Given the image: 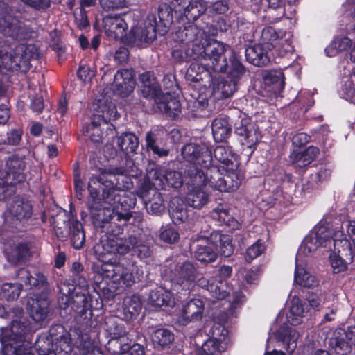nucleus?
Here are the masks:
<instances>
[{
  "instance_id": "obj_1",
  "label": "nucleus",
  "mask_w": 355,
  "mask_h": 355,
  "mask_svg": "<svg viewBox=\"0 0 355 355\" xmlns=\"http://www.w3.org/2000/svg\"><path fill=\"white\" fill-rule=\"evenodd\" d=\"M88 190L90 199L88 200V207L90 211L91 219L96 228H104L111 220L121 223L123 225L130 223L137 225L142 221V215L139 212L114 211V209L104 207L100 202L99 193L101 189L96 185V194H92L88 182Z\"/></svg>"
},
{
  "instance_id": "obj_2",
  "label": "nucleus",
  "mask_w": 355,
  "mask_h": 355,
  "mask_svg": "<svg viewBox=\"0 0 355 355\" xmlns=\"http://www.w3.org/2000/svg\"><path fill=\"white\" fill-rule=\"evenodd\" d=\"M192 176V182L197 187L209 186L216 190L223 192H232L236 191L241 183V178L234 171L225 175H223L217 166L205 168L203 171L198 172L193 168L189 171Z\"/></svg>"
},
{
  "instance_id": "obj_3",
  "label": "nucleus",
  "mask_w": 355,
  "mask_h": 355,
  "mask_svg": "<svg viewBox=\"0 0 355 355\" xmlns=\"http://www.w3.org/2000/svg\"><path fill=\"white\" fill-rule=\"evenodd\" d=\"M125 183L121 184L119 181L113 182V187H107V184L99 181L98 187L101 189L102 200L122 213L130 212L129 210L135 207L137 199L132 193H127L124 190L132 187V182L128 177L125 178Z\"/></svg>"
},
{
  "instance_id": "obj_4",
  "label": "nucleus",
  "mask_w": 355,
  "mask_h": 355,
  "mask_svg": "<svg viewBox=\"0 0 355 355\" xmlns=\"http://www.w3.org/2000/svg\"><path fill=\"white\" fill-rule=\"evenodd\" d=\"M230 49L228 45L211 39L202 44H197L196 51L199 57L198 62L214 72H222L227 67L225 52Z\"/></svg>"
},
{
  "instance_id": "obj_5",
  "label": "nucleus",
  "mask_w": 355,
  "mask_h": 355,
  "mask_svg": "<svg viewBox=\"0 0 355 355\" xmlns=\"http://www.w3.org/2000/svg\"><path fill=\"white\" fill-rule=\"evenodd\" d=\"M182 155L189 162L184 171V176L188 178V184L194 185L192 182V176L189 174L191 169L194 168L198 172H201L213 166L211 152L205 144H186L182 148Z\"/></svg>"
},
{
  "instance_id": "obj_6",
  "label": "nucleus",
  "mask_w": 355,
  "mask_h": 355,
  "mask_svg": "<svg viewBox=\"0 0 355 355\" xmlns=\"http://www.w3.org/2000/svg\"><path fill=\"white\" fill-rule=\"evenodd\" d=\"M135 168V163L132 159L128 156L125 157V166H108L104 168H100L98 169V174L92 175L89 178V188L92 194H96V185L100 182H105L107 184V187H113V182L119 181L116 178V175L124 176L123 178V182L125 183V178L128 175H132L134 173V168Z\"/></svg>"
},
{
  "instance_id": "obj_7",
  "label": "nucleus",
  "mask_w": 355,
  "mask_h": 355,
  "mask_svg": "<svg viewBox=\"0 0 355 355\" xmlns=\"http://www.w3.org/2000/svg\"><path fill=\"white\" fill-rule=\"evenodd\" d=\"M16 319L12 320L10 327H0V342L3 343L9 340L24 342L33 331V327L28 319L24 318V309L21 307L12 309Z\"/></svg>"
},
{
  "instance_id": "obj_8",
  "label": "nucleus",
  "mask_w": 355,
  "mask_h": 355,
  "mask_svg": "<svg viewBox=\"0 0 355 355\" xmlns=\"http://www.w3.org/2000/svg\"><path fill=\"white\" fill-rule=\"evenodd\" d=\"M33 214V206L31 202L21 196H17L12 199L10 207L4 212V224L10 228L18 226L27 221Z\"/></svg>"
},
{
  "instance_id": "obj_9",
  "label": "nucleus",
  "mask_w": 355,
  "mask_h": 355,
  "mask_svg": "<svg viewBox=\"0 0 355 355\" xmlns=\"http://www.w3.org/2000/svg\"><path fill=\"white\" fill-rule=\"evenodd\" d=\"M168 268L171 281L185 290H189L190 286L199 276L196 264L190 261H171L168 264Z\"/></svg>"
},
{
  "instance_id": "obj_10",
  "label": "nucleus",
  "mask_w": 355,
  "mask_h": 355,
  "mask_svg": "<svg viewBox=\"0 0 355 355\" xmlns=\"http://www.w3.org/2000/svg\"><path fill=\"white\" fill-rule=\"evenodd\" d=\"M137 238L135 236H130L127 238H107L101 240L94 247L95 252L98 254L99 259L107 261L106 255L110 254H119L124 255L127 254L130 248L135 245Z\"/></svg>"
},
{
  "instance_id": "obj_11",
  "label": "nucleus",
  "mask_w": 355,
  "mask_h": 355,
  "mask_svg": "<svg viewBox=\"0 0 355 355\" xmlns=\"http://www.w3.org/2000/svg\"><path fill=\"white\" fill-rule=\"evenodd\" d=\"M24 159L17 155L9 157L6 162L5 170H0V187L15 186L26 180Z\"/></svg>"
},
{
  "instance_id": "obj_12",
  "label": "nucleus",
  "mask_w": 355,
  "mask_h": 355,
  "mask_svg": "<svg viewBox=\"0 0 355 355\" xmlns=\"http://www.w3.org/2000/svg\"><path fill=\"white\" fill-rule=\"evenodd\" d=\"M155 15H148L143 22L131 29L128 37V42L141 47L153 42L157 37Z\"/></svg>"
},
{
  "instance_id": "obj_13",
  "label": "nucleus",
  "mask_w": 355,
  "mask_h": 355,
  "mask_svg": "<svg viewBox=\"0 0 355 355\" xmlns=\"http://www.w3.org/2000/svg\"><path fill=\"white\" fill-rule=\"evenodd\" d=\"M0 33L16 40H25L28 37V33L22 23L12 15L9 6L0 10Z\"/></svg>"
},
{
  "instance_id": "obj_14",
  "label": "nucleus",
  "mask_w": 355,
  "mask_h": 355,
  "mask_svg": "<svg viewBox=\"0 0 355 355\" xmlns=\"http://www.w3.org/2000/svg\"><path fill=\"white\" fill-rule=\"evenodd\" d=\"M334 232L329 224H324L315 227L304 240L303 248L304 252L311 253L316 250L319 247L327 248L334 241Z\"/></svg>"
},
{
  "instance_id": "obj_15",
  "label": "nucleus",
  "mask_w": 355,
  "mask_h": 355,
  "mask_svg": "<svg viewBox=\"0 0 355 355\" xmlns=\"http://www.w3.org/2000/svg\"><path fill=\"white\" fill-rule=\"evenodd\" d=\"M55 209H51L50 223L55 236L61 241H65L69 236V231L73 225V220H77L72 213L54 205Z\"/></svg>"
},
{
  "instance_id": "obj_16",
  "label": "nucleus",
  "mask_w": 355,
  "mask_h": 355,
  "mask_svg": "<svg viewBox=\"0 0 355 355\" xmlns=\"http://www.w3.org/2000/svg\"><path fill=\"white\" fill-rule=\"evenodd\" d=\"M199 237L212 244L216 250L217 255L220 254L224 257H230L234 252L232 239L227 234H223L216 231L209 233L206 229L201 230Z\"/></svg>"
},
{
  "instance_id": "obj_17",
  "label": "nucleus",
  "mask_w": 355,
  "mask_h": 355,
  "mask_svg": "<svg viewBox=\"0 0 355 355\" xmlns=\"http://www.w3.org/2000/svg\"><path fill=\"white\" fill-rule=\"evenodd\" d=\"M112 269L107 270L109 276L114 284L119 285L116 287V294H119L126 288L130 287L135 283L132 273L120 262H114L110 265Z\"/></svg>"
},
{
  "instance_id": "obj_18",
  "label": "nucleus",
  "mask_w": 355,
  "mask_h": 355,
  "mask_svg": "<svg viewBox=\"0 0 355 355\" xmlns=\"http://www.w3.org/2000/svg\"><path fill=\"white\" fill-rule=\"evenodd\" d=\"M134 71L132 69H121L114 76L112 87L115 93L126 96L133 91L135 86Z\"/></svg>"
},
{
  "instance_id": "obj_19",
  "label": "nucleus",
  "mask_w": 355,
  "mask_h": 355,
  "mask_svg": "<svg viewBox=\"0 0 355 355\" xmlns=\"http://www.w3.org/2000/svg\"><path fill=\"white\" fill-rule=\"evenodd\" d=\"M103 22L107 37L114 40H123L126 36L128 25L121 16H106L103 18Z\"/></svg>"
},
{
  "instance_id": "obj_20",
  "label": "nucleus",
  "mask_w": 355,
  "mask_h": 355,
  "mask_svg": "<svg viewBox=\"0 0 355 355\" xmlns=\"http://www.w3.org/2000/svg\"><path fill=\"white\" fill-rule=\"evenodd\" d=\"M198 284L202 288H205L210 293V295L216 300L225 299L231 291V288L225 281L217 280L214 277L209 279L200 278L198 281Z\"/></svg>"
},
{
  "instance_id": "obj_21",
  "label": "nucleus",
  "mask_w": 355,
  "mask_h": 355,
  "mask_svg": "<svg viewBox=\"0 0 355 355\" xmlns=\"http://www.w3.org/2000/svg\"><path fill=\"white\" fill-rule=\"evenodd\" d=\"M278 342L284 345V348L291 354L296 349L300 334L295 329L287 325L281 326L275 333Z\"/></svg>"
},
{
  "instance_id": "obj_22",
  "label": "nucleus",
  "mask_w": 355,
  "mask_h": 355,
  "mask_svg": "<svg viewBox=\"0 0 355 355\" xmlns=\"http://www.w3.org/2000/svg\"><path fill=\"white\" fill-rule=\"evenodd\" d=\"M141 91L144 97L153 99L155 103L163 94L158 82L153 74L146 72L139 77Z\"/></svg>"
},
{
  "instance_id": "obj_23",
  "label": "nucleus",
  "mask_w": 355,
  "mask_h": 355,
  "mask_svg": "<svg viewBox=\"0 0 355 355\" xmlns=\"http://www.w3.org/2000/svg\"><path fill=\"white\" fill-rule=\"evenodd\" d=\"M204 309L203 302L200 299H193L190 300L184 306L182 314L180 317L179 321L186 325L191 322L199 321L202 318Z\"/></svg>"
},
{
  "instance_id": "obj_24",
  "label": "nucleus",
  "mask_w": 355,
  "mask_h": 355,
  "mask_svg": "<svg viewBox=\"0 0 355 355\" xmlns=\"http://www.w3.org/2000/svg\"><path fill=\"white\" fill-rule=\"evenodd\" d=\"M235 133L241 137L242 144L251 148L256 144L259 139L258 128L252 123H248L246 121H241L235 128Z\"/></svg>"
},
{
  "instance_id": "obj_25",
  "label": "nucleus",
  "mask_w": 355,
  "mask_h": 355,
  "mask_svg": "<svg viewBox=\"0 0 355 355\" xmlns=\"http://www.w3.org/2000/svg\"><path fill=\"white\" fill-rule=\"evenodd\" d=\"M26 311L29 316L35 322L44 320V294L42 291L40 294H33L26 302Z\"/></svg>"
},
{
  "instance_id": "obj_26",
  "label": "nucleus",
  "mask_w": 355,
  "mask_h": 355,
  "mask_svg": "<svg viewBox=\"0 0 355 355\" xmlns=\"http://www.w3.org/2000/svg\"><path fill=\"white\" fill-rule=\"evenodd\" d=\"M268 49V46L261 44L249 46L245 49L246 60L257 67L266 66L270 62Z\"/></svg>"
},
{
  "instance_id": "obj_27",
  "label": "nucleus",
  "mask_w": 355,
  "mask_h": 355,
  "mask_svg": "<svg viewBox=\"0 0 355 355\" xmlns=\"http://www.w3.org/2000/svg\"><path fill=\"white\" fill-rule=\"evenodd\" d=\"M22 288L16 284L5 283L0 286V300L14 301L17 300ZM10 309L0 303V318H6Z\"/></svg>"
},
{
  "instance_id": "obj_28",
  "label": "nucleus",
  "mask_w": 355,
  "mask_h": 355,
  "mask_svg": "<svg viewBox=\"0 0 355 355\" xmlns=\"http://www.w3.org/2000/svg\"><path fill=\"white\" fill-rule=\"evenodd\" d=\"M108 125L104 117L101 115H93L89 124L85 127V132L94 142H102L105 128Z\"/></svg>"
},
{
  "instance_id": "obj_29",
  "label": "nucleus",
  "mask_w": 355,
  "mask_h": 355,
  "mask_svg": "<svg viewBox=\"0 0 355 355\" xmlns=\"http://www.w3.org/2000/svg\"><path fill=\"white\" fill-rule=\"evenodd\" d=\"M334 253L339 254V256L343 255L344 259L347 261H353L354 257V252L350 241L340 231L334 232Z\"/></svg>"
},
{
  "instance_id": "obj_30",
  "label": "nucleus",
  "mask_w": 355,
  "mask_h": 355,
  "mask_svg": "<svg viewBox=\"0 0 355 355\" xmlns=\"http://www.w3.org/2000/svg\"><path fill=\"white\" fill-rule=\"evenodd\" d=\"M319 149L311 146L304 150H294L290 155L291 162L299 168L309 165L318 155Z\"/></svg>"
},
{
  "instance_id": "obj_31",
  "label": "nucleus",
  "mask_w": 355,
  "mask_h": 355,
  "mask_svg": "<svg viewBox=\"0 0 355 355\" xmlns=\"http://www.w3.org/2000/svg\"><path fill=\"white\" fill-rule=\"evenodd\" d=\"M201 238L198 236L197 239L190 245L191 251L194 257L200 262L211 263L216 261L217 252L207 245L198 243Z\"/></svg>"
},
{
  "instance_id": "obj_32",
  "label": "nucleus",
  "mask_w": 355,
  "mask_h": 355,
  "mask_svg": "<svg viewBox=\"0 0 355 355\" xmlns=\"http://www.w3.org/2000/svg\"><path fill=\"white\" fill-rule=\"evenodd\" d=\"M263 79L266 89L275 94H279L284 88V76L281 71H267Z\"/></svg>"
},
{
  "instance_id": "obj_33",
  "label": "nucleus",
  "mask_w": 355,
  "mask_h": 355,
  "mask_svg": "<svg viewBox=\"0 0 355 355\" xmlns=\"http://www.w3.org/2000/svg\"><path fill=\"white\" fill-rule=\"evenodd\" d=\"M197 44H187L179 42L174 46L171 52L172 57L178 62L196 60L199 57L196 50Z\"/></svg>"
},
{
  "instance_id": "obj_34",
  "label": "nucleus",
  "mask_w": 355,
  "mask_h": 355,
  "mask_svg": "<svg viewBox=\"0 0 355 355\" xmlns=\"http://www.w3.org/2000/svg\"><path fill=\"white\" fill-rule=\"evenodd\" d=\"M216 160L225 166L228 171H235L238 167L236 155L229 146H218L214 151Z\"/></svg>"
},
{
  "instance_id": "obj_35",
  "label": "nucleus",
  "mask_w": 355,
  "mask_h": 355,
  "mask_svg": "<svg viewBox=\"0 0 355 355\" xmlns=\"http://www.w3.org/2000/svg\"><path fill=\"white\" fill-rule=\"evenodd\" d=\"M159 110L171 117H176L181 112V105L178 100L168 94H162L155 102Z\"/></svg>"
},
{
  "instance_id": "obj_36",
  "label": "nucleus",
  "mask_w": 355,
  "mask_h": 355,
  "mask_svg": "<svg viewBox=\"0 0 355 355\" xmlns=\"http://www.w3.org/2000/svg\"><path fill=\"white\" fill-rule=\"evenodd\" d=\"M142 303L139 295L127 296L123 302V315L125 320H132L139 314Z\"/></svg>"
},
{
  "instance_id": "obj_37",
  "label": "nucleus",
  "mask_w": 355,
  "mask_h": 355,
  "mask_svg": "<svg viewBox=\"0 0 355 355\" xmlns=\"http://www.w3.org/2000/svg\"><path fill=\"white\" fill-rule=\"evenodd\" d=\"M212 134L216 142L225 141L232 133V126L225 118H216L211 123Z\"/></svg>"
},
{
  "instance_id": "obj_38",
  "label": "nucleus",
  "mask_w": 355,
  "mask_h": 355,
  "mask_svg": "<svg viewBox=\"0 0 355 355\" xmlns=\"http://www.w3.org/2000/svg\"><path fill=\"white\" fill-rule=\"evenodd\" d=\"M345 338V329H338L334 332L333 336L329 340L330 347L338 355H346L351 352V345Z\"/></svg>"
},
{
  "instance_id": "obj_39",
  "label": "nucleus",
  "mask_w": 355,
  "mask_h": 355,
  "mask_svg": "<svg viewBox=\"0 0 355 355\" xmlns=\"http://www.w3.org/2000/svg\"><path fill=\"white\" fill-rule=\"evenodd\" d=\"M148 302L154 306H170L173 302V294L164 287H157L150 292Z\"/></svg>"
},
{
  "instance_id": "obj_40",
  "label": "nucleus",
  "mask_w": 355,
  "mask_h": 355,
  "mask_svg": "<svg viewBox=\"0 0 355 355\" xmlns=\"http://www.w3.org/2000/svg\"><path fill=\"white\" fill-rule=\"evenodd\" d=\"M189 185L193 186V184ZM193 187L195 188L187 194L185 202L188 206L200 209L208 202L209 196L207 192L200 189L201 187L195 185Z\"/></svg>"
},
{
  "instance_id": "obj_41",
  "label": "nucleus",
  "mask_w": 355,
  "mask_h": 355,
  "mask_svg": "<svg viewBox=\"0 0 355 355\" xmlns=\"http://www.w3.org/2000/svg\"><path fill=\"white\" fill-rule=\"evenodd\" d=\"M30 255L29 244L26 242H19L6 253V258L9 263L16 265L24 262Z\"/></svg>"
},
{
  "instance_id": "obj_42",
  "label": "nucleus",
  "mask_w": 355,
  "mask_h": 355,
  "mask_svg": "<svg viewBox=\"0 0 355 355\" xmlns=\"http://www.w3.org/2000/svg\"><path fill=\"white\" fill-rule=\"evenodd\" d=\"M245 72V68L242 64L238 55L235 51H232L231 55L229 57V62L227 61L226 69L221 73H227V77L239 81Z\"/></svg>"
},
{
  "instance_id": "obj_43",
  "label": "nucleus",
  "mask_w": 355,
  "mask_h": 355,
  "mask_svg": "<svg viewBox=\"0 0 355 355\" xmlns=\"http://www.w3.org/2000/svg\"><path fill=\"white\" fill-rule=\"evenodd\" d=\"M237 80L225 77L214 87V94L218 98H227L230 97L237 89Z\"/></svg>"
},
{
  "instance_id": "obj_44",
  "label": "nucleus",
  "mask_w": 355,
  "mask_h": 355,
  "mask_svg": "<svg viewBox=\"0 0 355 355\" xmlns=\"http://www.w3.org/2000/svg\"><path fill=\"white\" fill-rule=\"evenodd\" d=\"M200 31L197 26L189 24L187 26L180 27L175 32V40L180 43L187 44H198L196 42Z\"/></svg>"
},
{
  "instance_id": "obj_45",
  "label": "nucleus",
  "mask_w": 355,
  "mask_h": 355,
  "mask_svg": "<svg viewBox=\"0 0 355 355\" xmlns=\"http://www.w3.org/2000/svg\"><path fill=\"white\" fill-rule=\"evenodd\" d=\"M207 10V2L204 0H191L183 10L189 21H196Z\"/></svg>"
},
{
  "instance_id": "obj_46",
  "label": "nucleus",
  "mask_w": 355,
  "mask_h": 355,
  "mask_svg": "<svg viewBox=\"0 0 355 355\" xmlns=\"http://www.w3.org/2000/svg\"><path fill=\"white\" fill-rule=\"evenodd\" d=\"M295 282L300 286L314 288L318 285V279L309 273L304 267L296 265Z\"/></svg>"
},
{
  "instance_id": "obj_47",
  "label": "nucleus",
  "mask_w": 355,
  "mask_h": 355,
  "mask_svg": "<svg viewBox=\"0 0 355 355\" xmlns=\"http://www.w3.org/2000/svg\"><path fill=\"white\" fill-rule=\"evenodd\" d=\"M117 145L128 155L136 152L139 146V139L132 133H124L117 138Z\"/></svg>"
},
{
  "instance_id": "obj_48",
  "label": "nucleus",
  "mask_w": 355,
  "mask_h": 355,
  "mask_svg": "<svg viewBox=\"0 0 355 355\" xmlns=\"http://www.w3.org/2000/svg\"><path fill=\"white\" fill-rule=\"evenodd\" d=\"M304 313V306L301 299L295 296L291 301L290 311L288 314V321L293 326H297L302 322V318Z\"/></svg>"
},
{
  "instance_id": "obj_49",
  "label": "nucleus",
  "mask_w": 355,
  "mask_h": 355,
  "mask_svg": "<svg viewBox=\"0 0 355 355\" xmlns=\"http://www.w3.org/2000/svg\"><path fill=\"white\" fill-rule=\"evenodd\" d=\"M4 355H32L31 348L24 345V342H17L15 340H9L1 343Z\"/></svg>"
},
{
  "instance_id": "obj_50",
  "label": "nucleus",
  "mask_w": 355,
  "mask_h": 355,
  "mask_svg": "<svg viewBox=\"0 0 355 355\" xmlns=\"http://www.w3.org/2000/svg\"><path fill=\"white\" fill-rule=\"evenodd\" d=\"M72 246L77 250L82 248L85 241V234L83 225L77 220H73V225L69 231Z\"/></svg>"
},
{
  "instance_id": "obj_51",
  "label": "nucleus",
  "mask_w": 355,
  "mask_h": 355,
  "mask_svg": "<svg viewBox=\"0 0 355 355\" xmlns=\"http://www.w3.org/2000/svg\"><path fill=\"white\" fill-rule=\"evenodd\" d=\"M16 279L18 282L15 283L20 286V288H23L24 286L26 289H31L33 287L39 286V280L31 276L29 270L26 268H21L17 270L15 275Z\"/></svg>"
},
{
  "instance_id": "obj_52",
  "label": "nucleus",
  "mask_w": 355,
  "mask_h": 355,
  "mask_svg": "<svg viewBox=\"0 0 355 355\" xmlns=\"http://www.w3.org/2000/svg\"><path fill=\"white\" fill-rule=\"evenodd\" d=\"M106 349L114 355H124L130 349L126 338H111L106 345Z\"/></svg>"
},
{
  "instance_id": "obj_53",
  "label": "nucleus",
  "mask_w": 355,
  "mask_h": 355,
  "mask_svg": "<svg viewBox=\"0 0 355 355\" xmlns=\"http://www.w3.org/2000/svg\"><path fill=\"white\" fill-rule=\"evenodd\" d=\"M261 40L263 43V45L268 46V49L272 46L274 48L283 45L286 40L279 39L275 30L272 27H266L262 31Z\"/></svg>"
},
{
  "instance_id": "obj_54",
  "label": "nucleus",
  "mask_w": 355,
  "mask_h": 355,
  "mask_svg": "<svg viewBox=\"0 0 355 355\" xmlns=\"http://www.w3.org/2000/svg\"><path fill=\"white\" fill-rule=\"evenodd\" d=\"M105 329L107 331L111 338H125L127 334L126 329L121 324L117 323L114 317H108L105 320Z\"/></svg>"
},
{
  "instance_id": "obj_55",
  "label": "nucleus",
  "mask_w": 355,
  "mask_h": 355,
  "mask_svg": "<svg viewBox=\"0 0 355 355\" xmlns=\"http://www.w3.org/2000/svg\"><path fill=\"white\" fill-rule=\"evenodd\" d=\"M352 41L348 37L336 38L326 48L327 55L333 57L339 53L348 50Z\"/></svg>"
},
{
  "instance_id": "obj_56",
  "label": "nucleus",
  "mask_w": 355,
  "mask_h": 355,
  "mask_svg": "<svg viewBox=\"0 0 355 355\" xmlns=\"http://www.w3.org/2000/svg\"><path fill=\"white\" fill-rule=\"evenodd\" d=\"M152 340L155 345L164 348L173 343L174 340V335L168 329H158L153 332Z\"/></svg>"
},
{
  "instance_id": "obj_57",
  "label": "nucleus",
  "mask_w": 355,
  "mask_h": 355,
  "mask_svg": "<svg viewBox=\"0 0 355 355\" xmlns=\"http://www.w3.org/2000/svg\"><path fill=\"white\" fill-rule=\"evenodd\" d=\"M148 213L153 215H160L165 209L164 199L160 192L154 191L153 196L148 202H146Z\"/></svg>"
},
{
  "instance_id": "obj_58",
  "label": "nucleus",
  "mask_w": 355,
  "mask_h": 355,
  "mask_svg": "<svg viewBox=\"0 0 355 355\" xmlns=\"http://www.w3.org/2000/svg\"><path fill=\"white\" fill-rule=\"evenodd\" d=\"M212 71L211 69L207 68L200 62L192 63L187 70L186 76L188 80L193 82H198L202 80V73Z\"/></svg>"
},
{
  "instance_id": "obj_59",
  "label": "nucleus",
  "mask_w": 355,
  "mask_h": 355,
  "mask_svg": "<svg viewBox=\"0 0 355 355\" xmlns=\"http://www.w3.org/2000/svg\"><path fill=\"white\" fill-rule=\"evenodd\" d=\"M180 201H182L179 198H173L171 201L170 205V214L171 217L175 224H180L182 223L187 217V214L184 206H176V204L180 205Z\"/></svg>"
},
{
  "instance_id": "obj_60",
  "label": "nucleus",
  "mask_w": 355,
  "mask_h": 355,
  "mask_svg": "<svg viewBox=\"0 0 355 355\" xmlns=\"http://www.w3.org/2000/svg\"><path fill=\"white\" fill-rule=\"evenodd\" d=\"M165 172L162 169L155 168L150 171L146 178L153 184L156 189H162L165 187Z\"/></svg>"
},
{
  "instance_id": "obj_61",
  "label": "nucleus",
  "mask_w": 355,
  "mask_h": 355,
  "mask_svg": "<svg viewBox=\"0 0 355 355\" xmlns=\"http://www.w3.org/2000/svg\"><path fill=\"white\" fill-rule=\"evenodd\" d=\"M220 352V343L216 339L207 340L198 350V355H218Z\"/></svg>"
},
{
  "instance_id": "obj_62",
  "label": "nucleus",
  "mask_w": 355,
  "mask_h": 355,
  "mask_svg": "<svg viewBox=\"0 0 355 355\" xmlns=\"http://www.w3.org/2000/svg\"><path fill=\"white\" fill-rule=\"evenodd\" d=\"M87 297L85 294L76 293L72 294L71 309L80 313L84 314L87 308Z\"/></svg>"
},
{
  "instance_id": "obj_63",
  "label": "nucleus",
  "mask_w": 355,
  "mask_h": 355,
  "mask_svg": "<svg viewBox=\"0 0 355 355\" xmlns=\"http://www.w3.org/2000/svg\"><path fill=\"white\" fill-rule=\"evenodd\" d=\"M146 143L148 150H150L154 154L157 155L159 157L166 156L168 151L157 145V138L155 135L152 132H147L146 135Z\"/></svg>"
},
{
  "instance_id": "obj_64",
  "label": "nucleus",
  "mask_w": 355,
  "mask_h": 355,
  "mask_svg": "<svg viewBox=\"0 0 355 355\" xmlns=\"http://www.w3.org/2000/svg\"><path fill=\"white\" fill-rule=\"evenodd\" d=\"M158 17L164 27L169 26L173 21V10L171 6L166 3H161L158 7Z\"/></svg>"
}]
</instances>
